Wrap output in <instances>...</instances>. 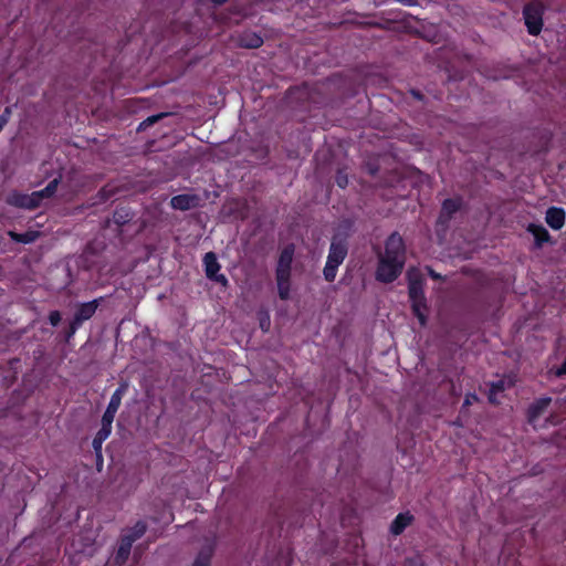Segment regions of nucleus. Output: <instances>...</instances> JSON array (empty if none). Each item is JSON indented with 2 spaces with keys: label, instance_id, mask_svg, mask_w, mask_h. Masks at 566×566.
<instances>
[{
  "label": "nucleus",
  "instance_id": "22",
  "mask_svg": "<svg viewBox=\"0 0 566 566\" xmlns=\"http://www.w3.org/2000/svg\"><path fill=\"white\" fill-rule=\"evenodd\" d=\"M146 531V526L144 523H137L133 531H132V534L129 535H125L126 538H134V541H136L138 537H140Z\"/></svg>",
  "mask_w": 566,
  "mask_h": 566
},
{
  "label": "nucleus",
  "instance_id": "4",
  "mask_svg": "<svg viewBox=\"0 0 566 566\" xmlns=\"http://www.w3.org/2000/svg\"><path fill=\"white\" fill-rule=\"evenodd\" d=\"M347 254V249L342 242H333L331 244L326 265L324 268V276L327 281H333L336 276L337 268L343 263Z\"/></svg>",
  "mask_w": 566,
  "mask_h": 566
},
{
  "label": "nucleus",
  "instance_id": "20",
  "mask_svg": "<svg viewBox=\"0 0 566 566\" xmlns=\"http://www.w3.org/2000/svg\"><path fill=\"white\" fill-rule=\"evenodd\" d=\"M460 207V201L458 199H447L442 205V212L447 216H450L454 211H457Z\"/></svg>",
  "mask_w": 566,
  "mask_h": 566
},
{
  "label": "nucleus",
  "instance_id": "15",
  "mask_svg": "<svg viewBox=\"0 0 566 566\" xmlns=\"http://www.w3.org/2000/svg\"><path fill=\"white\" fill-rule=\"evenodd\" d=\"M277 291L282 300H289L291 295L290 275L276 274Z\"/></svg>",
  "mask_w": 566,
  "mask_h": 566
},
{
  "label": "nucleus",
  "instance_id": "23",
  "mask_svg": "<svg viewBox=\"0 0 566 566\" xmlns=\"http://www.w3.org/2000/svg\"><path fill=\"white\" fill-rule=\"evenodd\" d=\"M115 415V411L106 409L102 417V424H105L106 427H112Z\"/></svg>",
  "mask_w": 566,
  "mask_h": 566
},
{
  "label": "nucleus",
  "instance_id": "8",
  "mask_svg": "<svg viewBox=\"0 0 566 566\" xmlns=\"http://www.w3.org/2000/svg\"><path fill=\"white\" fill-rule=\"evenodd\" d=\"M293 254H294V249L291 245L286 247L282 251L280 259H279V263H277L276 274H281V276L290 275L291 264L293 261Z\"/></svg>",
  "mask_w": 566,
  "mask_h": 566
},
{
  "label": "nucleus",
  "instance_id": "10",
  "mask_svg": "<svg viewBox=\"0 0 566 566\" xmlns=\"http://www.w3.org/2000/svg\"><path fill=\"white\" fill-rule=\"evenodd\" d=\"M551 402V398H541L537 401H535L528 410V420L531 423L536 426L538 417L542 415V412L548 407Z\"/></svg>",
  "mask_w": 566,
  "mask_h": 566
},
{
  "label": "nucleus",
  "instance_id": "9",
  "mask_svg": "<svg viewBox=\"0 0 566 566\" xmlns=\"http://www.w3.org/2000/svg\"><path fill=\"white\" fill-rule=\"evenodd\" d=\"M171 207L179 210H188L197 206L198 198L191 195H178L171 198Z\"/></svg>",
  "mask_w": 566,
  "mask_h": 566
},
{
  "label": "nucleus",
  "instance_id": "3",
  "mask_svg": "<svg viewBox=\"0 0 566 566\" xmlns=\"http://www.w3.org/2000/svg\"><path fill=\"white\" fill-rule=\"evenodd\" d=\"M57 184V179H53L44 189L34 191L31 195L13 192L8 196L7 201L20 208H36L43 199L51 198L55 193Z\"/></svg>",
  "mask_w": 566,
  "mask_h": 566
},
{
  "label": "nucleus",
  "instance_id": "13",
  "mask_svg": "<svg viewBox=\"0 0 566 566\" xmlns=\"http://www.w3.org/2000/svg\"><path fill=\"white\" fill-rule=\"evenodd\" d=\"M128 389L127 382H122L119 387L114 391L106 409L117 412L120 407L122 399Z\"/></svg>",
  "mask_w": 566,
  "mask_h": 566
},
{
  "label": "nucleus",
  "instance_id": "5",
  "mask_svg": "<svg viewBox=\"0 0 566 566\" xmlns=\"http://www.w3.org/2000/svg\"><path fill=\"white\" fill-rule=\"evenodd\" d=\"M525 23L528 32L536 35L542 30V7L539 4H528L524 9Z\"/></svg>",
  "mask_w": 566,
  "mask_h": 566
},
{
  "label": "nucleus",
  "instance_id": "12",
  "mask_svg": "<svg viewBox=\"0 0 566 566\" xmlns=\"http://www.w3.org/2000/svg\"><path fill=\"white\" fill-rule=\"evenodd\" d=\"M412 516L409 513H400L391 523L390 531L395 535L401 534L405 528L411 523Z\"/></svg>",
  "mask_w": 566,
  "mask_h": 566
},
{
  "label": "nucleus",
  "instance_id": "19",
  "mask_svg": "<svg viewBox=\"0 0 566 566\" xmlns=\"http://www.w3.org/2000/svg\"><path fill=\"white\" fill-rule=\"evenodd\" d=\"M507 385L511 386L512 381L510 380L507 382ZM505 386H506V380H499L497 382L492 384L491 389H490V394H489V400L492 403L497 402L496 394L500 392V391H503L505 389Z\"/></svg>",
  "mask_w": 566,
  "mask_h": 566
},
{
  "label": "nucleus",
  "instance_id": "21",
  "mask_svg": "<svg viewBox=\"0 0 566 566\" xmlns=\"http://www.w3.org/2000/svg\"><path fill=\"white\" fill-rule=\"evenodd\" d=\"M211 548L199 553L192 566H208L211 558Z\"/></svg>",
  "mask_w": 566,
  "mask_h": 566
},
{
  "label": "nucleus",
  "instance_id": "24",
  "mask_svg": "<svg viewBox=\"0 0 566 566\" xmlns=\"http://www.w3.org/2000/svg\"><path fill=\"white\" fill-rule=\"evenodd\" d=\"M164 116H166V114H164V113L149 116L147 119H145L143 123H140L139 129H144L145 127L153 125L154 123H156Z\"/></svg>",
  "mask_w": 566,
  "mask_h": 566
},
{
  "label": "nucleus",
  "instance_id": "27",
  "mask_svg": "<svg viewBox=\"0 0 566 566\" xmlns=\"http://www.w3.org/2000/svg\"><path fill=\"white\" fill-rule=\"evenodd\" d=\"M9 108L6 109L4 114H2L0 116V130L3 128V126L7 124L8 122V117H9Z\"/></svg>",
  "mask_w": 566,
  "mask_h": 566
},
{
  "label": "nucleus",
  "instance_id": "7",
  "mask_svg": "<svg viewBox=\"0 0 566 566\" xmlns=\"http://www.w3.org/2000/svg\"><path fill=\"white\" fill-rule=\"evenodd\" d=\"M546 223L554 230H559L565 224V211L563 208L551 207L546 211Z\"/></svg>",
  "mask_w": 566,
  "mask_h": 566
},
{
  "label": "nucleus",
  "instance_id": "14",
  "mask_svg": "<svg viewBox=\"0 0 566 566\" xmlns=\"http://www.w3.org/2000/svg\"><path fill=\"white\" fill-rule=\"evenodd\" d=\"M527 230L530 233L533 234L537 247H542L543 243L549 240V233L541 224L531 223Z\"/></svg>",
  "mask_w": 566,
  "mask_h": 566
},
{
  "label": "nucleus",
  "instance_id": "26",
  "mask_svg": "<svg viewBox=\"0 0 566 566\" xmlns=\"http://www.w3.org/2000/svg\"><path fill=\"white\" fill-rule=\"evenodd\" d=\"M49 321L53 326H56L61 321V314L57 311H53L49 315Z\"/></svg>",
  "mask_w": 566,
  "mask_h": 566
},
{
  "label": "nucleus",
  "instance_id": "18",
  "mask_svg": "<svg viewBox=\"0 0 566 566\" xmlns=\"http://www.w3.org/2000/svg\"><path fill=\"white\" fill-rule=\"evenodd\" d=\"M9 235L12 240L20 242V243H31L35 241L39 237L38 231H27L25 233H15L13 231L9 232Z\"/></svg>",
  "mask_w": 566,
  "mask_h": 566
},
{
  "label": "nucleus",
  "instance_id": "2",
  "mask_svg": "<svg viewBox=\"0 0 566 566\" xmlns=\"http://www.w3.org/2000/svg\"><path fill=\"white\" fill-rule=\"evenodd\" d=\"M409 281V297L415 315L421 325L427 321V304L423 295V279L419 270L410 269L407 273Z\"/></svg>",
  "mask_w": 566,
  "mask_h": 566
},
{
  "label": "nucleus",
  "instance_id": "33",
  "mask_svg": "<svg viewBox=\"0 0 566 566\" xmlns=\"http://www.w3.org/2000/svg\"><path fill=\"white\" fill-rule=\"evenodd\" d=\"M400 3H403L406 6H412L415 4V0H398Z\"/></svg>",
  "mask_w": 566,
  "mask_h": 566
},
{
  "label": "nucleus",
  "instance_id": "25",
  "mask_svg": "<svg viewBox=\"0 0 566 566\" xmlns=\"http://www.w3.org/2000/svg\"><path fill=\"white\" fill-rule=\"evenodd\" d=\"M112 432V427H106L105 424H102L101 429L97 432L98 440H106Z\"/></svg>",
  "mask_w": 566,
  "mask_h": 566
},
{
  "label": "nucleus",
  "instance_id": "6",
  "mask_svg": "<svg viewBox=\"0 0 566 566\" xmlns=\"http://www.w3.org/2000/svg\"><path fill=\"white\" fill-rule=\"evenodd\" d=\"M203 265L206 274L209 279L220 282L222 284H227L226 276L223 274H219L220 264L214 253L208 252L205 254Z\"/></svg>",
  "mask_w": 566,
  "mask_h": 566
},
{
  "label": "nucleus",
  "instance_id": "31",
  "mask_svg": "<svg viewBox=\"0 0 566 566\" xmlns=\"http://www.w3.org/2000/svg\"><path fill=\"white\" fill-rule=\"evenodd\" d=\"M337 184L339 187L344 188L347 185V177L339 175L337 177Z\"/></svg>",
  "mask_w": 566,
  "mask_h": 566
},
{
  "label": "nucleus",
  "instance_id": "28",
  "mask_svg": "<svg viewBox=\"0 0 566 566\" xmlns=\"http://www.w3.org/2000/svg\"><path fill=\"white\" fill-rule=\"evenodd\" d=\"M261 327L264 331H268L270 327V317L268 315L264 316V318L261 319Z\"/></svg>",
  "mask_w": 566,
  "mask_h": 566
},
{
  "label": "nucleus",
  "instance_id": "11",
  "mask_svg": "<svg viewBox=\"0 0 566 566\" xmlns=\"http://www.w3.org/2000/svg\"><path fill=\"white\" fill-rule=\"evenodd\" d=\"M96 308H97V301H92V302L82 304L75 314V322L82 323L83 321L91 318L94 315V313L96 312Z\"/></svg>",
  "mask_w": 566,
  "mask_h": 566
},
{
  "label": "nucleus",
  "instance_id": "29",
  "mask_svg": "<svg viewBox=\"0 0 566 566\" xmlns=\"http://www.w3.org/2000/svg\"><path fill=\"white\" fill-rule=\"evenodd\" d=\"M105 440H98V437L95 436L94 440H93V447L96 451L101 450L102 448V444Z\"/></svg>",
  "mask_w": 566,
  "mask_h": 566
},
{
  "label": "nucleus",
  "instance_id": "17",
  "mask_svg": "<svg viewBox=\"0 0 566 566\" xmlns=\"http://www.w3.org/2000/svg\"><path fill=\"white\" fill-rule=\"evenodd\" d=\"M133 542H134V538H126L125 536L123 537L119 548L117 551V555H116V560L118 563H123L127 559V557L130 553Z\"/></svg>",
  "mask_w": 566,
  "mask_h": 566
},
{
  "label": "nucleus",
  "instance_id": "30",
  "mask_svg": "<svg viewBox=\"0 0 566 566\" xmlns=\"http://www.w3.org/2000/svg\"><path fill=\"white\" fill-rule=\"evenodd\" d=\"M476 400H478L476 395H473V394H472V395H468V396L465 397V400H464V406H469V405H471L473 401H476Z\"/></svg>",
  "mask_w": 566,
  "mask_h": 566
},
{
  "label": "nucleus",
  "instance_id": "34",
  "mask_svg": "<svg viewBox=\"0 0 566 566\" xmlns=\"http://www.w3.org/2000/svg\"><path fill=\"white\" fill-rule=\"evenodd\" d=\"M429 273H430V275H431L432 277H434V279H437V277H438V275H437L432 270H430V271H429Z\"/></svg>",
  "mask_w": 566,
  "mask_h": 566
},
{
  "label": "nucleus",
  "instance_id": "16",
  "mask_svg": "<svg viewBox=\"0 0 566 566\" xmlns=\"http://www.w3.org/2000/svg\"><path fill=\"white\" fill-rule=\"evenodd\" d=\"M239 44L244 48H259L262 44V38L254 32H247L240 38Z\"/></svg>",
  "mask_w": 566,
  "mask_h": 566
},
{
  "label": "nucleus",
  "instance_id": "32",
  "mask_svg": "<svg viewBox=\"0 0 566 566\" xmlns=\"http://www.w3.org/2000/svg\"><path fill=\"white\" fill-rule=\"evenodd\" d=\"M566 374V358L563 365L556 370L557 376H562Z\"/></svg>",
  "mask_w": 566,
  "mask_h": 566
},
{
  "label": "nucleus",
  "instance_id": "1",
  "mask_svg": "<svg viewBox=\"0 0 566 566\" xmlns=\"http://www.w3.org/2000/svg\"><path fill=\"white\" fill-rule=\"evenodd\" d=\"M406 261V251L402 238L392 233L385 247V252L379 259L376 277L378 281L389 283L401 273Z\"/></svg>",
  "mask_w": 566,
  "mask_h": 566
}]
</instances>
